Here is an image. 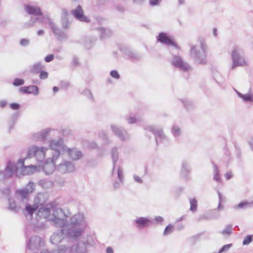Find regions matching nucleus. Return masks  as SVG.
I'll use <instances>...</instances> for the list:
<instances>
[{"instance_id":"a18cd8bd","label":"nucleus","mask_w":253,"mask_h":253,"mask_svg":"<svg viewBox=\"0 0 253 253\" xmlns=\"http://www.w3.org/2000/svg\"><path fill=\"white\" fill-rule=\"evenodd\" d=\"M16 193L18 194L22 198H26L29 193L24 188L18 189L16 191Z\"/></svg>"},{"instance_id":"4d7b16f0","label":"nucleus","mask_w":253,"mask_h":253,"mask_svg":"<svg viewBox=\"0 0 253 253\" xmlns=\"http://www.w3.org/2000/svg\"><path fill=\"white\" fill-rule=\"evenodd\" d=\"M110 76L115 79H119L120 78V76L118 72V71L116 70H112L111 72H110Z\"/></svg>"},{"instance_id":"58836bf2","label":"nucleus","mask_w":253,"mask_h":253,"mask_svg":"<svg viewBox=\"0 0 253 253\" xmlns=\"http://www.w3.org/2000/svg\"><path fill=\"white\" fill-rule=\"evenodd\" d=\"M212 164L213 167V172H214V176H213V179L216 180L217 182H221V180L220 177L219 172L217 166L214 164V163L212 162Z\"/></svg>"},{"instance_id":"cd10ccee","label":"nucleus","mask_w":253,"mask_h":253,"mask_svg":"<svg viewBox=\"0 0 253 253\" xmlns=\"http://www.w3.org/2000/svg\"><path fill=\"white\" fill-rule=\"evenodd\" d=\"M25 10L26 12L29 14L34 15L35 16L42 15L41 10L38 6H30L27 5L25 6Z\"/></svg>"},{"instance_id":"4be33fe9","label":"nucleus","mask_w":253,"mask_h":253,"mask_svg":"<svg viewBox=\"0 0 253 253\" xmlns=\"http://www.w3.org/2000/svg\"><path fill=\"white\" fill-rule=\"evenodd\" d=\"M67 153L70 158L75 161L79 160L83 157L82 152L76 148H69L67 147L65 151Z\"/></svg>"},{"instance_id":"6e6d98bb","label":"nucleus","mask_w":253,"mask_h":253,"mask_svg":"<svg viewBox=\"0 0 253 253\" xmlns=\"http://www.w3.org/2000/svg\"><path fill=\"white\" fill-rule=\"evenodd\" d=\"M39 74V78L41 80H44L48 78V74L46 71L42 70Z\"/></svg>"},{"instance_id":"37998d69","label":"nucleus","mask_w":253,"mask_h":253,"mask_svg":"<svg viewBox=\"0 0 253 253\" xmlns=\"http://www.w3.org/2000/svg\"><path fill=\"white\" fill-rule=\"evenodd\" d=\"M171 133L174 137H178L181 135L180 128L177 126H174L172 127Z\"/></svg>"},{"instance_id":"393cba45","label":"nucleus","mask_w":253,"mask_h":253,"mask_svg":"<svg viewBox=\"0 0 253 253\" xmlns=\"http://www.w3.org/2000/svg\"><path fill=\"white\" fill-rule=\"evenodd\" d=\"M41 196L42 195H38V196L35 198V202L36 203L35 204L30 205L27 204L26 205L25 210L27 211L28 214L32 215L33 213L38 210V209L39 208V205L37 204H39L40 205L42 206V203L38 201V200Z\"/></svg>"},{"instance_id":"72a5a7b5","label":"nucleus","mask_w":253,"mask_h":253,"mask_svg":"<svg viewBox=\"0 0 253 253\" xmlns=\"http://www.w3.org/2000/svg\"><path fill=\"white\" fill-rule=\"evenodd\" d=\"M99 136L104 141L105 145H108L111 143V141L109 137L108 133L106 130L100 131Z\"/></svg>"},{"instance_id":"603ef678","label":"nucleus","mask_w":253,"mask_h":253,"mask_svg":"<svg viewBox=\"0 0 253 253\" xmlns=\"http://www.w3.org/2000/svg\"><path fill=\"white\" fill-rule=\"evenodd\" d=\"M232 247V244L224 245L218 252V253H222L228 251Z\"/></svg>"},{"instance_id":"dca6fc26","label":"nucleus","mask_w":253,"mask_h":253,"mask_svg":"<svg viewBox=\"0 0 253 253\" xmlns=\"http://www.w3.org/2000/svg\"><path fill=\"white\" fill-rule=\"evenodd\" d=\"M119 50L126 55L127 58L129 60H136L140 58V56L139 54L132 51L130 47L127 45H123L120 46Z\"/></svg>"},{"instance_id":"774afa93","label":"nucleus","mask_w":253,"mask_h":253,"mask_svg":"<svg viewBox=\"0 0 253 253\" xmlns=\"http://www.w3.org/2000/svg\"><path fill=\"white\" fill-rule=\"evenodd\" d=\"M72 64L74 66H78L79 65L78 59L77 57L74 56L72 60Z\"/></svg>"},{"instance_id":"3c124183","label":"nucleus","mask_w":253,"mask_h":253,"mask_svg":"<svg viewBox=\"0 0 253 253\" xmlns=\"http://www.w3.org/2000/svg\"><path fill=\"white\" fill-rule=\"evenodd\" d=\"M253 240V235H248L246 236L243 240V244L248 245Z\"/></svg>"},{"instance_id":"69168bd1","label":"nucleus","mask_w":253,"mask_h":253,"mask_svg":"<svg viewBox=\"0 0 253 253\" xmlns=\"http://www.w3.org/2000/svg\"><path fill=\"white\" fill-rule=\"evenodd\" d=\"M54 57V55L52 54H49L45 57L44 60L46 62H49L52 61Z\"/></svg>"},{"instance_id":"ddd939ff","label":"nucleus","mask_w":253,"mask_h":253,"mask_svg":"<svg viewBox=\"0 0 253 253\" xmlns=\"http://www.w3.org/2000/svg\"><path fill=\"white\" fill-rule=\"evenodd\" d=\"M71 13L74 18L78 21L82 22L89 23L90 19L84 14V11L81 5H79L74 9L71 11Z\"/></svg>"},{"instance_id":"aec40b11","label":"nucleus","mask_w":253,"mask_h":253,"mask_svg":"<svg viewBox=\"0 0 253 253\" xmlns=\"http://www.w3.org/2000/svg\"><path fill=\"white\" fill-rule=\"evenodd\" d=\"M69 13L68 11L65 8L62 9L61 15V24L64 29H69L71 25V22L69 20Z\"/></svg>"},{"instance_id":"5fc2aeb1","label":"nucleus","mask_w":253,"mask_h":253,"mask_svg":"<svg viewBox=\"0 0 253 253\" xmlns=\"http://www.w3.org/2000/svg\"><path fill=\"white\" fill-rule=\"evenodd\" d=\"M117 176L119 180L123 181V171L120 166L117 168Z\"/></svg>"},{"instance_id":"39448f33","label":"nucleus","mask_w":253,"mask_h":253,"mask_svg":"<svg viewBox=\"0 0 253 253\" xmlns=\"http://www.w3.org/2000/svg\"><path fill=\"white\" fill-rule=\"evenodd\" d=\"M69 218V223L66 226V228L80 229L82 234L83 230L81 227H84L86 225V221L84 213L78 212L70 217Z\"/></svg>"},{"instance_id":"0eeeda50","label":"nucleus","mask_w":253,"mask_h":253,"mask_svg":"<svg viewBox=\"0 0 253 253\" xmlns=\"http://www.w3.org/2000/svg\"><path fill=\"white\" fill-rule=\"evenodd\" d=\"M145 129L152 132L154 135L157 145L168 142V138L164 134L163 128L160 126L151 125L146 127Z\"/></svg>"},{"instance_id":"8fccbe9b","label":"nucleus","mask_w":253,"mask_h":253,"mask_svg":"<svg viewBox=\"0 0 253 253\" xmlns=\"http://www.w3.org/2000/svg\"><path fill=\"white\" fill-rule=\"evenodd\" d=\"M9 209L13 211H16L17 207L13 200L9 199Z\"/></svg>"},{"instance_id":"f8f14e48","label":"nucleus","mask_w":253,"mask_h":253,"mask_svg":"<svg viewBox=\"0 0 253 253\" xmlns=\"http://www.w3.org/2000/svg\"><path fill=\"white\" fill-rule=\"evenodd\" d=\"M56 168L58 172L64 174L73 171L75 167L72 162L63 160L59 164H56Z\"/></svg>"},{"instance_id":"2f4dec72","label":"nucleus","mask_w":253,"mask_h":253,"mask_svg":"<svg viewBox=\"0 0 253 253\" xmlns=\"http://www.w3.org/2000/svg\"><path fill=\"white\" fill-rule=\"evenodd\" d=\"M19 115V113L16 112L12 115L10 117L8 123V126L9 130L13 128L15 124L16 123L18 119Z\"/></svg>"},{"instance_id":"6e6552de","label":"nucleus","mask_w":253,"mask_h":253,"mask_svg":"<svg viewBox=\"0 0 253 253\" xmlns=\"http://www.w3.org/2000/svg\"><path fill=\"white\" fill-rule=\"evenodd\" d=\"M48 150V148L32 146L29 148L27 158L35 157L38 162H42L45 159L46 152Z\"/></svg>"},{"instance_id":"338daca9","label":"nucleus","mask_w":253,"mask_h":253,"mask_svg":"<svg viewBox=\"0 0 253 253\" xmlns=\"http://www.w3.org/2000/svg\"><path fill=\"white\" fill-rule=\"evenodd\" d=\"M8 104V102L5 100H0V108H3L5 107Z\"/></svg>"},{"instance_id":"e2e57ef3","label":"nucleus","mask_w":253,"mask_h":253,"mask_svg":"<svg viewBox=\"0 0 253 253\" xmlns=\"http://www.w3.org/2000/svg\"><path fill=\"white\" fill-rule=\"evenodd\" d=\"M9 106L13 110H18L20 107V104L17 103H10Z\"/></svg>"},{"instance_id":"ea45409f","label":"nucleus","mask_w":253,"mask_h":253,"mask_svg":"<svg viewBox=\"0 0 253 253\" xmlns=\"http://www.w3.org/2000/svg\"><path fill=\"white\" fill-rule=\"evenodd\" d=\"M28 87V94H33L35 95L39 94V88L37 86L35 85H31Z\"/></svg>"},{"instance_id":"423d86ee","label":"nucleus","mask_w":253,"mask_h":253,"mask_svg":"<svg viewBox=\"0 0 253 253\" xmlns=\"http://www.w3.org/2000/svg\"><path fill=\"white\" fill-rule=\"evenodd\" d=\"M232 60L233 64L231 69H234L237 66H243L246 65L244 52L240 46L236 45L233 47L232 52Z\"/></svg>"},{"instance_id":"a19ab883","label":"nucleus","mask_w":253,"mask_h":253,"mask_svg":"<svg viewBox=\"0 0 253 253\" xmlns=\"http://www.w3.org/2000/svg\"><path fill=\"white\" fill-rule=\"evenodd\" d=\"M189 202L190 205V211L192 212H195L197 210L198 206L197 200L195 198L190 199Z\"/></svg>"},{"instance_id":"f704fd0d","label":"nucleus","mask_w":253,"mask_h":253,"mask_svg":"<svg viewBox=\"0 0 253 253\" xmlns=\"http://www.w3.org/2000/svg\"><path fill=\"white\" fill-rule=\"evenodd\" d=\"M68 250V248L62 245L58 247V249L51 250L50 251H42L41 253H64L66 252Z\"/></svg>"},{"instance_id":"9d476101","label":"nucleus","mask_w":253,"mask_h":253,"mask_svg":"<svg viewBox=\"0 0 253 253\" xmlns=\"http://www.w3.org/2000/svg\"><path fill=\"white\" fill-rule=\"evenodd\" d=\"M156 39L158 42L162 44H164L166 45H171L176 49H180L179 46L173 41L172 37L168 33L161 32L156 37Z\"/></svg>"},{"instance_id":"c85d7f7f","label":"nucleus","mask_w":253,"mask_h":253,"mask_svg":"<svg viewBox=\"0 0 253 253\" xmlns=\"http://www.w3.org/2000/svg\"><path fill=\"white\" fill-rule=\"evenodd\" d=\"M97 30L99 33L100 37L101 39L108 38L112 34L111 31L107 28L99 27L97 28Z\"/></svg>"},{"instance_id":"09e8293b","label":"nucleus","mask_w":253,"mask_h":253,"mask_svg":"<svg viewBox=\"0 0 253 253\" xmlns=\"http://www.w3.org/2000/svg\"><path fill=\"white\" fill-rule=\"evenodd\" d=\"M24 80L21 78H16L14 80L12 84L15 86H19L23 85Z\"/></svg>"},{"instance_id":"052dcab7","label":"nucleus","mask_w":253,"mask_h":253,"mask_svg":"<svg viewBox=\"0 0 253 253\" xmlns=\"http://www.w3.org/2000/svg\"><path fill=\"white\" fill-rule=\"evenodd\" d=\"M162 1V0H149V3L151 6L158 5Z\"/></svg>"},{"instance_id":"bf43d9fd","label":"nucleus","mask_w":253,"mask_h":253,"mask_svg":"<svg viewBox=\"0 0 253 253\" xmlns=\"http://www.w3.org/2000/svg\"><path fill=\"white\" fill-rule=\"evenodd\" d=\"M30 43V41L27 39H22L20 41V44L22 46H27Z\"/></svg>"},{"instance_id":"2eb2a0df","label":"nucleus","mask_w":253,"mask_h":253,"mask_svg":"<svg viewBox=\"0 0 253 253\" xmlns=\"http://www.w3.org/2000/svg\"><path fill=\"white\" fill-rule=\"evenodd\" d=\"M51 30L55 37L59 41H62L67 39V36L65 33L54 22H50Z\"/></svg>"},{"instance_id":"864d4df0","label":"nucleus","mask_w":253,"mask_h":253,"mask_svg":"<svg viewBox=\"0 0 253 253\" xmlns=\"http://www.w3.org/2000/svg\"><path fill=\"white\" fill-rule=\"evenodd\" d=\"M82 94L86 96L90 100H93V97L92 94L90 91L88 89H84L82 92Z\"/></svg>"},{"instance_id":"e433bc0d","label":"nucleus","mask_w":253,"mask_h":253,"mask_svg":"<svg viewBox=\"0 0 253 253\" xmlns=\"http://www.w3.org/2000/svg\"><path fill=\"white\" fill-rule=\"evenodd\" d=\"M96 41V38H86L84 43L85 47L88 49H90L95 44Z\"/></svg>"},{"instance_id":"bb28decb","label":"nucleus","mask_w":253,"mask_h":253,"mask_svg":"<svg viewBox=\"0 0 253 253\" xmlns=\"http://www.w3.org/2000/svg\"><path fill=\"white\" fill-rule=\"evenodd\" d=\"M44 68L42 62H37L30 66V72L33 74L37 75Z\"/></svg>"},{"instance_id":"4468645a","label":"nucleus","mask_w":253,"mask_h":253,"mask_svg":"<svg viewBox=\"0 0 253 253\" xmlns=\"http://www.w3.org/2000/svg\"><path fill=\"white\" fill-rule=\"evenodd\" d=\"M88 245V241L81 240L71 248L69 253H86Z\"/></svg>"},{"instance_id":"c756f323","label":"nucleus","mask_w":253,"mask_h":253,"mask_svg":"<svg viewBox=\"0 0 253 253\" xmlns=\"http://www.w3.org/2000/svg\"><path fill=\"white\" fill-rule=\"evenodd\" d=\"M233 209L235 210L238 209H245L247 208H252V203L251 202H248L247 201H243L240 202L237 205H235L233 207Z\"/></svg>"},{"instance_id":"f257e3e1","label":"nucleus","mask_w":253,"mask_h":253,"mask_svg":"<svg viewBox=\"0 0 253 253\" xmlns=\"http://www.w3.org/2000/svg\"><path fill=\"white\" fill-rule=\"evenodd\" d=\"M37 215L50 221L56 227L65 228L69 223L70 217L69 211L56 207L53 203L41 206L38 211Z\"/></svg>"},{"instance_id":"9b49d317","label":"nucleus","mask_w":253,"mask_h":253,"mask_svg":"<svg viewBox=\"0 0 253 253\" xmlns=\"http://www.w3.org/2000/svg\"><path fill=\"white\" fill-rule=\"evenodd\" d=\"M110 128L113 133L122 141H125L129 139L128 134L123 127L115 124H111Z\"/></svg>"},{"instance_id":"412c9836","label":"nucleus","mask_w":253,"mask_h":253,"mask_svg":"<svg viewBox=\"0 0 253 253\" xmlns=\"http://www.w3.org/2000/svg\"><path fill=\"white\" fill-rule=\"evenodd\" d=\"M17 169L16 165L11 162H9L4 171V178H9L12 177Z\"/></svg>"},{"instance_id":"79ce46f5","label":"nucleus","mask_w":253,"mask_h":253,"mask_svg":"<svg viewBox=\"0 0 253 253\" xmlns=\"http://www.w3.org/2000/svg\"><path fill=\"white\" fill-rule=\"evenodd\" d=\"M37 21V18L36 17H32L29 21L24 23V27L25 28H30L34 26Z\"/></svg>"},{"instance_id":"13d9d810","label":"nucleus","mask_w":253,"mask_h":253,"mask_svg":"<svg viewBox=\"0 0 253 253\" xmlns=\"http://www.w3.org/2000/svg\"><path fill=\"white\" fill-rule=\"evenodd\" d=\"M126 119L128 123L130 124H134L137 121V119L135 117H132L131 116L127 117Z\"/></svg>"},{"instance_id":"f03ea898","label":"nucleus","mask_w":253,"mask_h":253,"mask_svg":"<svg viewBox=\"0 0 253 253\" xmlns=\"http://www.w3.org/2000/svg\"><path fill=\"white\" fill-rule=\"evenodd\" d=\"M81 235L80 229L62 228L54 232L50 237V241L53 244H59L65 237L76 239Z\"/></svg>"},{"instance_id":"20e7f679","label":"nucleus","mask_w":253,"mask_h":253,"mask_svg":"<svg viewBox=\"0 0 253 253\" xmlns=\"http://www.w3.org/2000/svg\"><path fill=\"white\" fill-rule=\"evenodd\" d=\"M49 147L52 151V157L53 160H59L62 158L63 153L67 149V146L64 143L63 139L59 137L53 139L49 143Z\"/></svg>"},{"instance_id":"7c9ffc66","label":"nucleus","mask_w":253,"mask_h":253,"mask_svg":"<svg viewBox=\"0 0 253 253\" xmlns=\"http://www.w3.org/2000/svg\"><path fill=\"white\" fill-rule=\"evenodd\" d=\"M38 184L42 187L45 189L51 188L53 186V182L52 181L46 179H41L39 181Z\"/></svg>"},{"instance_id":"c03bdc74","label":"nucleus","mask_w":253,"mask_h":253,"mask_svg":"<svg viewBox=\"0 0 253 253\" xmlns=\"http://www.w3.org/2000/svg\"><path fill=\"white\" fill-rule=\"evenodd\" d=\"M232 231V225L229 224L222 231L221 233L223 235H229L231 234Z\"/></svg>"},{"instance_id":"de8ad7c7","label":"nucleus","mask_w":253,"mask_h":253,"mask_svg":"<svg viewBox=\"0 0 253 253\" xmlns=\"http://www.w3.org/2000/svg\"><path fill=\"white\" fill-rule=\"evenodd\" d=\"M24 188L29 193V194L32 193L35 189L34 182L30 181Z\"/></svg>"},{"instance_id":"4c0bfd02","label":"nucleus","mask_w":253,"mask_h":253,"mask_svg":"<svg viewBox=\"0 0 253 253\" xmlns=\"http://www.w3.org/2000/svg\"><path fill=\"white\" fill-rule=\"evenodd\" d=\"M180 101L182 103L185 109L188 110H191L193 108V102L187 99H180Z\"/></svg>"},{"instance_id":"b1692460","label":"nucleus","mask_w":253,"mask_h":253,"mask_svg":"<svg viewBox=\"0 0 253 253\" xmlns=\"http://www.w3.org/2000/svg\"><path fill=\"white\" fill-rule=\"evenodd\" d=\"M51 129L47 128L36 133L33 135V139L36 141H44L49 135Z\"/></svg>"},{"instance_id":"680f3d73","label":"nucleus","mask_w":253,"mask_h":253,"mask_svg":"<svg viewBox=\"0 0 253 253\" xmlns=\"http://www.w3.org/2000/svg\"><path fill=\"white\" fill-rule=\"evenodd\" d=\"M133 178L134 180L137 183L142 184L143 182L142 178L136 174L133 175Z\"/></svg>"},{"instance_id":"c9c22d12","label":"nucleus","mask_w":253,"mask_h":253,"mask_svg":"<svg viewBox=\"0 0 253 253\" xmlns=\"http://www.w3.org/2000/svg\"><path fill=\"white\" fill-rule=\"evenodd\" d=\"M39 17H37V21L39 23L44 24L46 22H48L49 25L50 26V22H53V20L51 19L49 16L47 15H43L42 13V15H40Z\"/></svg>"},{"instance_id":"7ed1b4c3","label":"nucleus","mask_w":253,"mask_h":253,"mask_svg":"<svg viewBox=\"0 0 253 253\" xmlns=\"http://www.w3.org/2000/svg\"><path fill=\"white\" fill-rule=\"evenodd\" d=\"M191 57L197 63L202 65L207 64V51L206 45L201 43L200 46H192L190 51Z\"/></svg>"},{"instance_id":"49530a36","label":"nucleus","mask_w":253,"mask_h":253,"mask_svg":"<svg viewBox=\"0 0 253 253\" xmlns=\"http://www.w3.org/2000/svg\"><path fill=\"white\" fill-rule=\"evenodd\" d=\"M173 231V226L171 224H169L167 225L164 231L163 234L165 236H167L171 233H172Z\"/></svg>"},{"instance_id":"f3484780","label":"nucleus","mask_w":253,"mask_h":253,"mask_svg":"<svg viewBox=\"0 0 253 253\" xmlns=\"http://www.w3.org/2000/svg\"><path fill=\"white\" fill-rule=\"evenodd\" d=\"M58 160H53L51 157L50 162L49 159L46 160L42 166V169L45 174L50 175L52 174L56 167V163Z\"/></svg>"},{"instance_id":"6ab92c4d","label":"nucleus","mask_w":253,"mask_h":253,"mask_svg":"<svg viewBox=\"0 0 253 253\" xmlns=\"http://www.w3.org/2000/svg\"><path fill=\"white\" fill-rule=\"evenodd\" d=\"M133 222L138 229L145 228L149 226L152 222V220L148 217H137L134 220Z\"/></svg>"},{"instance_id":"1a4fd4ad","label":"nucleus","mask_w":253,"mask_h":253,"mask_svg":"<svg viewBox=\"0 0 253 253\" xmlns=\"http://www.w3.org/2000/svg\"><path fill=\"white\" fill-rule=\"evenodd\" d=\"M171 63L173 67L184 72H188L192 69L191 66L179 55H174L171 59Z\"/></svg>"},{"instance_id":"473e14b6","label":"nucleus","mask_w":253,"mask_h":253,"mask_svg":"<svg viewBox=\"0 0 253 253\" xmlns=\"http://www.w3.org/2000/svg\"><path fill=\"white\" fill-rule=\"evenodd\" d=\"M37 170V167L34 165H29L26 166L22 170V173L23 175L33 174Z\"/></svg>"},{"instance_id":"0e129e2a","label":"nucleus","mask_w":253,"mask_h":253,"mask_svg":"<svg viewBox=\"0 0 253 253\" xmlns=\"http://www.w3.org/2000/svg\"><path fill=\"white\" fill-rule=\"evenodd\" d=\"M123 181H121V180H119V181H115L114 183H113V188L115 189H118L120 187V185L122 183H123Z\"/></svg>"},{"instance_id":"a878e982","label":"nucleus","mask_w":253,"mask_h":253,"mask_svg":"<svg viewBox=\"0 0 253 253\" xmlns=\"http://www.w3.org/2000/svg\"><path fill=\"white\" fill-rule=\"evenodd\" d=\"M119 147L118 146H114L113 147L110 151L111 159L113 162V172L115 168L116 164L118 161L119 158Z\"/></svg>"},{"instance_id":"a211bd4d","label":"nucleus","mask_w":253,"mask_h":253,"mask_svg":"<svg viewBox=\"0 0 253 253\" xmlns=\"http://www.w3.org/2000/svg\"><path fill=\"white\" fill-rule=\"evenodd\" d=\"M191 171L190 163L187 160L182 161L180 171V177L185 180H189V174Z\"/></svg>"},{"instance_id":"5701e85b","label":"nucleus","mask_w":253,"mask_h":253,"mask_svg":"<svg viewBox=\"0 0 253 253\" xmlns=\"http://www.w3.org/2000/svg\"><path fill=\"white\" fill-rule=\"evenodd\" d=\"M234 90L238 97L241 99L244 102L253 103V92H252L251 89H250V91L246 94L241 93L235 88H234Z\"/></svg>"}]
</instances>
